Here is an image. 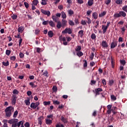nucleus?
I'll list each match as a JSON object with an SVG mask.
<instances>
[{"label":"nucleus","mask_w":127,"mask_h":127,"mask_svg":"<svg viewBox=\"0 0 127 127\" xmlns=\"http://www.w3.org/2000/svg\"><path fill=\"white\" fill-rule=\"evenodd\" d=\"M14 111V108L12 106H9L5 109V116L7 118H10L11 116V114Z\"/></svg>","instance_id":"f257e3e1"},{"label":"nucleus","mask_w":127,"mask_h":127,"mask_svg":"<svg viewBox=\"0 0 127 127\" xmlns=\"http://www.w3.org/2000/svg\"><path fill=\"white\" fill-rule=\"evenodd\" d=\"M114 17L118 18L123 16V17H126L127 16V13L125 11H120L119 13H115L114 15Z\"/></svg>","instance_id":"f03ea898"},{"label":"nucleus","mask_w":127,"mask_h":127,"mask_svg":"<svg viewBox=\"0 0 127 127\" xmlns=\"http://www.w3.org/2000/svg\"><path fill=\"white\" fill-rule=\"evenodd\" d=\"M39 105H40L39 102H37L36 103H32L30 105V108L33 110H35V109H36L38 106H39Z\"/></svg>","instance_id":"7ed1b4c3"},{"label":"nucleus","mask_w":127,"mask_h":127,"mask_svg":"<svg viewBox=\"0 0 127 127\" xmlns=\"http://www.w3.org/2000/svg\"><path fill=\"white\" fill-rule=\"evenodd\" d=\"M118 45V41L117 40H114L110 44L111 49H114Z\"/></svg>","instance_id":"20e7f679"},{"label":"nucleus","mask_w":127,"mask_h":127,"mask_svg":"<svg viewBox=\"0 0 127 127\" xmlns=\"http://www.w3.org/2000/svg\"><path fill=\"white\" fill-rule=\"evenodd\" d=\"M62 33H68V34H72V30L70 28H66L64 30L62 31Z\"/></svg>","instance_id":"39448f33"},{"label":"nucleus","mask_w":127,"mask_h":127,"mask_svg":"<svg viewBox=\"0 0 127 127\" xmlns=\"http://www.w3.org/2000/svg\"><path fill=\"white\" fill-rule=\"evenodd\" d=\"M18 122V120L15 119H12L8 121V124H10V125H13V124H16Z\"/></svg>","instance_id":"423d86ee"},{"label":"nucleus","mask_w":127,"mask_h":127,"mask_svg":"<svg viewBox=\"0 0 127 127\" xmlns=\"http://www.w3.org/2000/svg\"><path fill=\"white\" fill-rule=\"evenodd\" d=\"M41 11L43 13V14L47 15V16H50V11H46V10H44L43 9H41Z\"/></svg>","instance_id":"0eeeda50"},{"label":"nucleus","mask_w":127,"mask_h":127,"mask_svg":"<svg viewBox=\"0 0 127 127\" xmlns=\"http://www.w3.org/2000/svg\"><path fill=\"white\" fill-rule=\"evenodd\" d=\"M101 45L102 46L103 48H108L109 47V45L108 44V43L106 41H103Z\"/></svg>","instance_id":"6e6552de"},{"label":"nucleus","mask_w":127,"mask_h":127,"mask_svg":"<svg viewBox=\"0 0 127 127\" xmlns=\"http://www.w3.org/2000/svg\"><path fill=\"white\" fill-rule=\"evenodd\" d=\"M17 99V97H16V96L13 95L11 99V103L12 105H15V103H16V100Z\"/></svg>","instance_id":"1a4fd4ad"},{"label":"nucleus","mask_w":127,"mask_h":127,"mask_svg":"<svg viewBox=\"0 0 127 127\" xmlns=\"http://www.w3.org/2000/svg\"><path fill=\"white\" fill-rule=\"evenodd\" d=\"M62 27H63V28H64L65 26L67 25V20H66L65 19H62Z\"/></svg>","instance_id":"9d476101"},{"label":"nucleus","mask_w":127,"mask_h":127,"mask_svg":"<svg viewBox=\"0 0 127 127\" xmlns=\"http://www.w3.org/2000/svg\"><path fill=\"white\" fill-rule=\"evenodd\" d=\"M96 95L98 96V95H100V92H103V89L101 88H98L95 89Z\"/></svg>","instance_id":"9b49d317"},{"label":"nucleus","mask_w":127,"mask_h":127,"mask_svg":"<svg viewBox=\"0 0 127 127\" xmlns=\"http://www.w3.org/2000/svg\"><path fill=\"white\" fill-rule=\"evenodd\" d=\"M43 119L44 118L43 116H40L38 118V124L40 125V126L42 125V121H43Z\"/></svg>","instance_id":"f8f14e48"},{"label":"nucleus","mask_w":127,"mask_h":127,"mask_svg":"<svg viewBox=\"0 0 127 127\" xmlns=\"http://www.w3.org/2000/svg\"><path fill=\"white\" fill-rule=\"evenodd\" d=\"M24 30V27L23 26L19 27L17 29V31L19 33H22Z\"/></svg>","instance_id":"ddd939ff"},{"label":"nucleus","mask_w":127,"mask_h":127,"mask_svg":"<svg viewBox=\"0 0 127 127\" xmlns=\"http://www.w3.org/2000/svg\"><path fill=\"white\" fill-rule=\"evenodd\" d=\"M46 125H50L52 124V120L49 119L48 118H46L45 119Z\"/></svg>","instance_id":"4468645a"},{"label":"nucleus","mask_w":127,"mask_h":127,"mask_svg":"<svg viewBox=\"0 0 127 127\" xmlns=\"http://www.w3.org/2000/svg\"><path fill=\"white\" fill-rule=\"evenodd\" d=\"M61 15L63 19H66V18H67V15H66V13H65V12L63 11L61 12Z\"/></svg>","instance_id":"2eb2a0df"},{"label":"nucleus","mask_w":127,"mask_h":127,"mask_svg":"<svg viewBox=\"0 0 127 127\" xmlns=\"http://www.w3.org/2000/svg\"><path fill=\"white\" fill-rule=\"evenodd\" d=\"M48 35L49 37H53V36L54 35V34L53 33V31H49L48 32Z\"/></svg>","instance_id":"dca6fc26"},{"label":"nucleus","mask_w":127,"mask_h":127,"mask_svg":"<svg viewBox=\"0 0 127 127\" xmlns=\"http://www.w3.org/2000/svg\"><path fill=\"white\" fill-rule=\"evenodd\" d=\"M102 29L103 30V33H106V32H107V29H108V28L106 26L103 25L102 26Z\"/></svg>","instance_id":"f3484780"},{"label":"nucleus","mask_w":127,"mask_h":127,"mask_svg":"<svg viewBox=\"0 0 127 127\" xmlns=\"http://www.w3.org/2000/svg\"><path fill=\"white\" fill-rule=\"evenodd\" d=\"M76 55L77 56L80 58V57H81V56H83L84 55V54L83 53V52L81 51H79V52H77Z\"/></svg>","instance_id":"a211bd4d"},{"label":"nucleus","mask_w":127,"mask_h":127,"mask_svg":"<svg viewBox=\"0 0 127 127\" xmlns=\"http://www.w3.org/2000/svg\"><path fill=\"white\" fill-rule=\"evenodd\" d=\"M92 16L94 19H97L98 18V13L94 12L92 13Z\"/></svg>","instance_id":"6ab92c4d"},{"label":"nucleus","mask_w":127,"mask_h":127,"mask_svg":"<svg viewBox=\"0 0 127 127\" xmlns=\"http://www.w3.org/2000/svg\"><path fill=\"white\" fill-rule=\"evenodd\" d=\"M52 18L54 21L55 22H58L59 20V18L57 17L56 16H52Z\"/></svg>","instance_id":"aec40b11"},{"label":"nucleus","mask_w":127,"mask_h":127,"mask_svg":"<svg viewBox=\"0 0 127 127\" xmlns=\"http://www.w3.org/2000/svg\"><path fill=\"white\" fill-rule=\"evenodd\" d=\"M44 70H42V72L43 73V76H45V77H49L48 76V71L47 70H45L44 72H43Z\"/></svg>","instance_id":"412c9836"},{"label":"nucleus","mask_w":127,"mask_h":127,"mask_svg":"<svg viewBox=\"0 0 127 127\" xmlns=\"http://www.w3.org/2000/svg\"><path fill=\"white\" fill-rule=\"evenodd\" d=\"M68 13L69 16H72L74 14V11L72 9H69L68 10Z\"/></svg>","instance_id":"4be33fe9"},{"label":"nucleus","mask_w":127,"mask_h":127,"mask_svg":"<svg viewBox=\"0 0 127 127\" xmlns=\"http://www.w3.org/2000/svg\"><path fill=\"white\" fill-rule=\"evenodd\" d=\"M78 35L80 36V37H83L84 35V30H81L78 32Z\"/></svg>","instance_id":"5701e85b"},{"label":"nucleus","mask_w":127,"mask_h":127,"mask_svg":"<svg viewBox=\"0 0 127 127\" xmlns=\"http://www.w3.org/2000/svg\"><path fill=\"white\" fill-rule=\"evenodd\" d=\"M57 28H58L59 29H60V28H61V27H62V23H61L60 21L57 22Z\"/></svg>","instance_id":"b1692460"},{"label":"nucleus","mask_w":127,"mask_h":127,"mask_svg":"<svg viewBox=\"0 0 127 127\" xmlns=\"http://www.w3.org/2000/svg\"><path fill=\"white\" fill-rule=\"evenodd\" d=\"M61 121L63 122L64 124H68V122L67 121V119L64 117H62Z\"/></svg>","instance_id":"393cba45"},{"label":"nucleus","mask_w":127,"mask_h":127,"mask_svg":"<svg viewBox=\"0 0 127 127\" xmlns=\"http://www.w3.org/2000/svg\"><path fill=\"white\" fill-rule=\"evenodd\" d=\"M94 4V0H89L88 1V4L89 6H91Z\"/></svg>","instance_id":"a878e982"},{"label":"nucleus","mask_w":127,"mask_h":127,"mask_svg":"<svg viewBox=\"0 0 127 127\" xmlns=\"http://www.w3.org/2000/svg\"><path fill=\"white\" fill-rule=\"evenodd\" d=\"M49 23L50 26L52 27H54L55 26V24L54 23V22H53V21H49Z\"/></svg>","instance_id":"bb28decb"},{"label":"nucleus","mask_w":127,"mask_h":127,"mask_svg":"<svg viewBox=\"0 0 127 127\" xmlns=\"http://www.w3.org/2000/svg\"><path fill=\"white\" fill-rule=\"evenodd\" d=\"M107 14V12L103 11V12H101L100 14H99V17H103V16H105V15Z\"/></svg>","instance_id":"cd10ccee"},{"label":"nucleus","mask_w":127,"mask_h":127,"mask_svg":"<svg viewBox=\"0 0 127 127\" xmlns=\"http://www.w3.org/2000/svg\"><path fill=\"white\" fill-rule=\"evenodd\" d=\"M34 83H35V82H30L29 83V85L31 86L32 88H36V87H37V85H36L35 84H34Z\"/></svg>","instance_id":"c85d7f7f"},{"label":"nucleus","mask_w":127,"mask_h":127,"mask_svg":"<svg viewBox=\"0 0 127 127\" xmlns=\"http://www.w3.org/2000/svg\"><path fill=\"white\" fill-rule=\"evenodd\" d=\"M68 23L69 25H71V26H74V25H75V23L74 21L71 20H68Z\"/></svg>","instance_id":"c756f323"},{"label":"nucleus","mask_w":127,"mask_h":127,"mask_svg":"<svg viewBox=\"0 0 127 127\" xmlns=\"http://www.w3.org/2000/svg\"><path fill=\"white\" fill-rule=\"evenodd\" d=\"M111 65L112 68H114L115 67V60L113 59V57H111Z\"/></svg>","instance_id":"7c9ffc66"},{"label":"nucleus","mask_w":127,"mask_h":127,"mask_svg":"<svg viewBox=\"0 0 127 127\" xmlns=\"http://www.w3.org/2000/svg\"><path fill=\"white\" fill-rule=\"evenodd\" d=\"M81 49H82V48H81V46H77L76 48H75V51H76V52H78L79 51H81Z\"/></svg>","instance_id":"2f4dec72"},{"label":"nucleus","mask_w":127,"mask_h":127,"mask_svg":"<svg viewBox=\"0 0 127 127\" xmlns=\"http://www.w3.org/2000/svg\"><path fill=\"white\" fill-rule=\"evenodd\" d=\"M24 102L26 106H29V105H30V101L29 99H26L25 100Z\"/></svg>","instance_id":"473e14b6"},{"label":"nucleus","mask_w":127,"mask_h":127,"mask_svg":"<svg viewBox=\"0 0 127 127\" xmlns=\"http://www.w3.org/2000/svg\"><path fill=\"white\" fill-rule=\"evenodd\" d=\"M115 2L117 4H123V0H117Z\"/></svg>","instance_id":"72a5a7b5"},{"label":"nucleus","mask_w":127,"mask_h":127,"mask_svg":"<svg viewBox=\"0 0 127 127\" xmlns=\"http://www.w3.org/2000/svg\"><path fill=\"white\" fill-rule=\"evenodd\" d=\"M122 10L125 11V12H127V5H125L123 6Z\"/></svg>","instance_id":"f704fd0d"},{"label":"nucleus","mask_w":127,"mask_h":127,"mask_svg":"<svg viewBox=\"0 0 127 127\" xmlns=\"http://www.w3.org/2000/svg\"><path fill=\"white\" fill-rule=\"evenodd\" d=\"M20 126H23V122L22 121H20L17 123V127H19Z\"/></svg>","instance_id":"c9c22d12"},{"label":"nucleus","mask_w":127,"mask_h":127,"mask_svg":"<svg viewBox=\"0 0 127 127\" xmlns=\"http://www.w3.org/2000/svg\"><path fill=\"white\" fill-rule=\"evenodd\" d=\"M91 39L95 40L96 38V34L95 33H92L91 36Z\"/></svg>","instance_id":"e433bc0d"},{"label":"nucleus","mask_w":127,"mask_h":127,"mask_svg":"<svg viewBox=\"0 0 127 127\" xmlns=\"http://www.w3.org/2000/svg\"><path fill=\"white\" fill-rule=\"evenodd\" d=\"M111 100H112L113 101H116V100H117V97H116L115 95H111Z\"/></svg>","instance_id":"4c0bfd02"},{"label":"nucleus","mask_w":127,"mask_h":127,"mask_svg":"<svg viewBox=\"0 0 127 127\" xmlns=\"http://www.w3.org/2000/svg\"><path fill=\"white\" fill-rule=\"evenodd\" d=\"M50 104H51V102L50 101H45L43 102V105H44L45 106H47L48 105H50Z\"/></svg>","instance_id":"58836bf2"},{"label":"nucleus","mask_w":127,"mask_h":127,"mask_svg":"<svg viewBox=\"0 0 127 127\" xmlns=\"http://www.w3.org/2000/svg\"><path fill=\"white\" fill-rule=\"evenodd\" d=\"M2 65H3V66H8L9 65V64L8 63V61H7L6 63L3 62L2 63Z\"/></svg>","instance_id":"ea45409f"},{"label":"nucleus","mask_w":127,"mask_h":127,"mask_svg":"<svg viewBox=\"0 0 127 127\" xmlns=\"http://www.w3.org/2000/svg\"><path fill=\"white\" fill-rule=\"evenodd\" d=\"M56 127H65V126H64V125L61 123H59L56 125Z\"/></svg>","instance_id":"a19ab883"},{"label":"nucleus","mask_w":127,"mask_h":127,"mask_svg":"<svg viewBox=\"0 0 127 127\" xmlns=\"http://www.w3.org/2000/svg\"><path fill=\"white\" fill-rule=\"evenodd\" d=\"M38 0H33V4H34V5H37V4H38Z\"/></svg>","instance_id":"79ce46f5"},{"label":"nucleus","mask_w":127,"mask_h":127,"mask_svg":"<svg viewBox=\"0 0 127 127\" xmlns=\"http://www.w3.org/2000/svg\"><path fill=\"white\" fill-rule=\"evenodd\" d=\"M83 62H84V63L83 64V67L84 68H86L88 66V63L87 62V61L86 60H84Z\"/></svg>","instance_id":"37998d69"},{"label":"nucleus","mask_w":127,"mask_h":127,"mask_svg":"<svg viewBox=\"0 0 127 127\" xmlns=\"http://www.w3.org/2000/svg\"><path fill=\"white\" fill-rule=\"evenodd\" d=\"M17 115H18V112L17 111H15L13 114V118H16V117H17Z\"/></svg>","instance_id":"c03bdc74"},{"label":"nucleus","mask_w":127,"mask_h":127,"mask_svg":"<svg viewBox=\"0 0 127 127\" xmlns=\"http://www.w3.org/2000/svg\"><path fill=\"white\" fill-rule=\"evenodd\" d=\"M53 92H54L55 93H56L57 92V86H54L53 87Z\"/></svg>","instance_id":"a18cd8bd"},{"label":"nucleus","mask_w":127,"mask_h":127,"mask_svg":"<svg viewBox=\"0 0 127 127\" xmlns=\"http://www.w3.org/2000/svg\"><path fill=\"white\" fill-rule=\"evenodd\" d=\"M96 25L94 26L95 28H97L99 27V25L100 24V21L99 20H97L96 21Z\"/></svg>","instance_id":"49530a36"},{"label":"nucleus","mask_w":127,"mask_h":127,"mask_svg":"<svg viewBox=\"0 0 127 127\" xmlns=\"http://www.w3.org/2000/svg\"><path fill=\"white\" fill-rule=\"evenodd\" d=\"M11 52L10 51V50H6L5 54L6 55H7V56H9V55L10 54Z\"/></svg>","instance_id":"de8ad7c7"},{"label":"nucleus","mask_w":127,"mask_h":127,"mask_svg":"<svg viewBox=\"0 0 127 127\" xmlns=\"http://www.w3.org/2000/svg\"><path fill=\"white\" fill-rule=\"evenodd\" d=\"M49 23V21L47 20V21H44L42 22V24L43 25H47V24Z\"/></svg>","instance_id":"09e8293b"},{"label":"nucleus","mask_w":127,"mask_h":127,"mask_svg":"<svg viewBox=\"0 0 127 127\" xmlns=\"http://www.w3.org/2000/svg\"><path fill=\"white\" fill-rule=\"evenodd\" d=\"M39 32H40V30H39V29H37L35 30V34H39Z\"/></svg>","instance_id":"8fccbe9b"},{"label":"nucleus","mask_w":127,"mask_h":127,"mask_svg":"<svg viewBox=\"0 0 127 127\" xmlns=\"http://www.w3.org/2000/svg\"><path fill=\"white\" fill-rule=\"evenodd\" d=\"M86 18L87 19V23L88 24H90V23H92V21L91 20V19H90V18L87 17Z\"/></svg>","instance_id":"3c124183"},{"label":"nucleus","mask_w":127,"mask_h":127,"mask_svg":"<svg viewBox=\"0 0 127 127\" xmlns=\"http://www.w3.org/2000/svg\"><path fill=\"white\" fill-rule=\"evenodd\" d=\"M114 80H111L109 81V85L110 86H113V85H114Z\"/></svg>","instance_id":"603ef678"},{"label":"nucleus","mask_w":127,"mask_h":127,"mask_svg":"<svg viewBox=\"0 0 127 127\" xmlns=\"http://www.w3.org/2000/svg\"><path fill=\"white\" fill-rule=\"evenodd\" d=\"M94 56H95V54H94V53H92L91 55L90 56L91 60H93V59H94Z\"/></svg>","instance_id":"864d4df0"},{"label":"nucleus","mask_w":127,"mask_h":127,"mask_svg":"<svg viewBox=\"0 0 127 127\" xmlns=\"http://www.w3.org/2000/svg\"><path fill=\"white\" fill-rule=\"evenodd\" d=\"M41 4L42 5H46V4H47L46 0H42Z\"/></svg>","instance_id":"5fc2aeb1"},{"label":"nucleus","mask_w":127,"mask_h":127,"mask_svg":"<svg viewBox=\"0 0 127 127\" xmlns=\"http://www.w3.org/2000/svg\"><path fill=\"white\" fill-rule=\"evenodd\" d=\"M11 17L12 18V19H16V18H17V16L15 14H13L11 16Z\"/></svg>","instance_id":"6e6d98bb"},{"label":"nucleus","mask_w":127,"mask_h":127,"mask_svg":"<svg viewBox=\"0 0 127 127\" xmlns=\"http://www.w3.org/2000/svg\"><path fill=\"white\" fill-rule=\"evenodd\" d=\"M81 23L82 25H86V24H87V23H86V21L84 20H81Z\"/></svg>","instance_id":"4d7b16f0"},{"label":"nucleus","mask_w":127,"mask_h":127,"mask_svg":"<svg viewBox=\"0 0 127 127\" xmlns=\"http://www.w3.org/2000/svg\"><path fill=\"white\" fill-rule=\"evenodd\" d=\"M13 94H14L15 95H17V94H18V91H17V90H16V89H14L13 91Z\"/></svg>","instance_id":"13d9d810"},{"label":"nucleus","mask_w":127,"mask_h":127,"mask_svg":"<svg viewBox=\"0 0 127 127\" xmlns=\"http://www.w3.org/2000/svg\"><path fill=\"white\" fill-rule=\"evenodd\" d=\"M120 63L121 64H123V66H125V65H126V61H125V60H121L120 61Z\"/></svg>","instance_id":"bf43d9fd"},{"label":"nucleus","mask_w":127,"mask_h":127,"mask_svg":"<svg viewBox=\"0 0 127 127\" xmlns=\"http://www.w3.org/2000/svg\"><path fill=\"white\" fill-rule=\"evenodd\" d=\"M19 57H20V58H23V57H24V54L22 53H19Z\"/></svg>","instance_id":"052dcab7"},{"label":"nucleus","mask_w":127,"mask_h":127,"mask_svg":"<svg viewBox=\"0 0 127 127\" xmlns=\"http://www.w3.org/2000/svg\"><path fill=\"white\" fill-rule=\"evenodd\" d=\"M105 3L106 4H107V5H109V4L111 3V0H106L105 1Z\"/></svg>","instance_id":"680f3d73"},{"label":"nucleus","mask_w":127,"mask_h":127,"mask_svg":"<svg viewBox=\"0 0 127 127\" xmlns=\"http://www.w3.org/2000/svg\"><path fill=\"white\" fill-rule=\"evenodd\" d=\"M74 22L75 24H79V19H78V18H75L74 19Z\"/></svg>","instance_id":"e2e57ef3"},{"label":"nucleus","mask_w":127,"mask_h":127,"mask_svg":"<svg viewBox=\"0 0 127 127\" xmlns=\"http://www.w3.org/2000/svg\"><path fill=\"white\" fill-rule=\"evenodd\" d=\"M78 3L82 4L84 3V0H76Z\"/></svg>","instance_id":"0e129e2a"},{"label":"nucleus","mask_w":127,"mask_h":127,"mask_svg":"<svg viewBox=\"0 0 127 127\" xmlns=\"http://www.w3.org/2000/svg\"><path fill=\"white\" fill-rule=\"evenodd\" d=\"M47 119H53V115H48L47 116Z\"/></svg>","instance_id":"69168bd1"},{"label":"nucleus","mask_w":127,"mask_h":127,"mask_svg":"<svg viewBox=\"0 0 127 127\" xmlns=\"http://www.w3.org/2000/svg\"><path fill=\"white\" fill-rule=\"evenodd\" d=\"M24 126H25V127H30V125L29 124V123L26 122V123L24 124Z\"/></svg>","instance_id":"338daca9"},{"label":"nucleus","mask_w":127,"mask_h":127,"mask_svg":"<svg viewBox=\"0 0 127 127\" xmlns=\"http://www.w3.org/2000/svg\"><path fill=\"white\" fill-rule=\"evenodd\" d=\"M102 82L104 86H106V85H107V83L106 82V79H103Z\"/></svg>","instance_id":"774afa93"}]
</instances>
